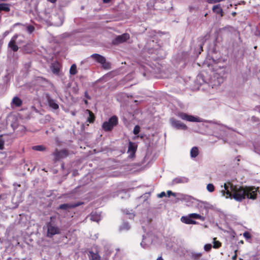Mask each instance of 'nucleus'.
Here are the masks:
<instances>
[{"instance_id":"nucleus-1","label":"nucleus","mask_w":260,"mask_h":260,"mask_svg":"<svg viewBox=\"0 0 260 260\" xmlns=\"http://www.w3.org/2000/svg\"><path fill=\"white\" fill-rule=\"evenodd\" d=\"M257 189L255 187H242L233 185L231 182L224 183V190L221 191L223 196L226 198H233L236 201L240 202L246 197L249 199H256Z\"/></svg>"},{"instance_id":"nucleus-2","label":"nucleus","mask_w":260,"mask_h":260,"mask_svg":"<svg viewBox=\"0 0 260 260\" xmlns=\"http://www.w3.org/2000/svg\"><path fill=\"white\" fill-rule=\"evenodd\" d=\"M225 71L223 70H220L217 72L213 73L211 78L210 83L212 86H218L222 83L224 79Z\"/></svg>"},{"instance_id":"nucleus-3","label":"nucleus","mask_w":260,"mask_h":260,"mask_svg":"<svg viewBox=\"0 0 260 260\" xmlns=\"http://www.w3.org/2000/svg\"><path fill=\"white\" fill-rule=\"evenodd\" d=\"M64 21V16L61 12H59L51 15L50 22L51 25L60 26Z\"/></svg>"},{"instance_id":"nucleus-4","label":"nucleus","mask_w":260,"mask_h":260,"mask_svg":"<svg viewBox=\"0 0 260 260\" xmlns=\"http://www.w3.org/2000/svg\"><path fill=\"white\" fill-rule=\"evenodd\" d=\"M118 123V118L116 116H113L107 121L103 123L102 127L105 131H111Z\"/></svg>"},{"instance_id":"nucleus-5","label":"nucleus","mask_w":260,"mask_h":260,"mask_svg":"<svg viewBox=\"0 0 260 260\" xmlns=\"http://www.w3.org/2000/svg\"><path fill=\"white\" fill-rule=\"evenodd\" d=\"M91 57L101 64L103 68L105 69H110V64L106 61V59L104 56L99 54H93L91 55Z\"/></svg>"},{"instance_id":"nucleus-6","label":"nucleus","mask_w":260,"mask_h":260,"mask_svg":"<svg viewBox=\"0 0 260 260\" xmlns=\"http://www.w3.org/2000/svg\"><path fill=\"white\" fill-rule=\"evenodd\" d=\"M48 237H52V236L59 233V229L55 224L52 223H49L47 224Z\"/></svg>"},{"instance_id":"nucleus-7","label":"nucleus","mask_w":260,"mask_h":260,"mask_svg":"<svg viewBox=\"0 0 260 260\" xmlns=\"http://www.w3.org/2000/svg\"><path fill=\"white\" fill-rule=\"evenodd\" d=\"M178 116L183 120L191 122H201V120L198 117L192 115H189L186 113L180 112L178 114Z\"/></svg>"},{"instance_id":"nucleus-8","label":"nucleus","mask_w":260,"mask_h":260,"mask_svg":"<svg viewBox=\"0 0 260 260\" xmlns=\"http://www.w3.org/2000/svg\"><path fill=\"white\" fill-rule=\"evenodd\" d=\"M170 123L171 125L177 129L185 130L187 129V126L181 122L180 121L176 120L174 118L170 119Z\"/></svg>"},{"instance_id":"nucleus-9","label":"nucleus","mask_w":260,"mask_h":260,"mask_svg":"<svg viewBox=\"0 0 260 260\" xmlns=\"http://www.w3.org/2000/svg\"><path fill=\"white\" fill-rule=\"evenodd\" d=\"M129 38V35L127 33L123 34L117 36L113 41L114 44H119L127 41Z\"/></svg>"},{"instance_id":"nucleus-10","label":"nucleus","mask_w":260,"mask_h":260,"mask_svg":"<svg viewBox=\"0 0 260 260\" xmlns=\"http://www.w3.org/2000/svg\"><path fill=\"white\" fill-rule=\"evenodd\" d=\"M152 243V237L149 235L146 236H143L142 241L141 243V246L144 248H148Z\"/></svg>"},{"instance_id":"nucleus-11","label":"nucleus","mask_w":260,"mask_h":260,"mask_svg":"<svg viewBox=\"0 0 260 260\" xmlns=\"http://www.w3.org/2000/svg\"><path fill=\"white\" fill-rule=\"evenodd\" d=\"M55 158L56 160L64 158L68 156L69 153L67 150L63 149L60 151L56 150L53 153Z\"/></svg>"},{"instance_id":"nucleus-12","label":"nucleus","mask_w":260,"mask_h":260,"mask_svg":"<svg viewBox=\"0 0 260 260\" xmlns=\"http://www.w3.org/2000/svg\"><path fill=\"white\" fill-rule=\"evenodd\" d=\"M137 148V145L135 143L129 142L127 150V153L129 154V157L133 158L134 157Z\"/></svg>"},{"instance_id":"nucleus-13","label":"nucleus","mask_w":260,"mask_h":260,"mask_svg":"<svg viewBox=\"0 0 260 260\" xmlns=\"http://www.w3.org/2000/svg\"><path fill=\"white\" fill-rule=\"evenodd\" d=\"M19 36L18 35H14L9 43L8 46L13 51L16 52L18 50V47L16 44V40Z\"/></svg>"},{"instance_id":"nucleus-14","label":"nucleus","mask_w":260,"mask_h":260,"mask_svg":"<svg viewBox=\"0 0 260 260\" xmlns=\"http://www.w3.org/2000/svg\"><path fill=\"white\" fill-rule=\"evenodd\" d=\"M180 220L182 222L190 224H197V222L192 219L191 217H190V214H188L187 216H182Z\"/></svg>"},{"instance_id":"nucleus-15","label":"nucleus","mask_w":260,"mask_h":260,"mask_svg":"<svg viewBox=\"0 0 260 260\" xmlns=\"http://www.w3.org/2000/svg\"><path fill=\"white\" fill-rule=\"evenodd\" d=\"M81 203L78 204H63L59 206V209L62 210H68L69 209L73 208L80 205Z\"/></svg>"},{"instance_id":"nucleus-16","label":"nucleus","mask_w":260,"mask_h":260,"mask_svg":"<svg viewBox=\"0 0 260 260\" xmlns=\"http://www.w3.org/2000/svg\"><path fill=\"white\" fill-rule=\"evenodd\" d=\"M47 101L48 103V105L51 108L56 110L59 108V106L58 104L55 102V101L51 99L49 96H47Z\"/></svg>"},{"instance_id":"nucleus-17","label":"nucleus","mask_w":260,"mask_h":260,"mask_svg":"<svg viewBox=\"0 0 260 260\" xmlns=\"http://www.w3.org/2000/svg\"><path fill=\"white\" fill-rule=\"evenodd\" d=\"M22 104V100L17 96H15L13 98L12 102H11V106L12 107H20L21 106Z\"/></svg>"},{"instance_id":"nucleus-18","label":"nucleus","mask_w":260,"mask_h":260,"mask_svg":"<svg viewBox=\"0 0 260 260\" xmlns=\"http://www.w3.org/2000/svg\"><path fill=\"white\" fill-rule=\"evenodd\" d=\"M188 182V179L185 177H177L174 178L172 181V184H176L178 183H184Z\"/></svg>"},{"instance_id":"nucleus-19","label":"nucleus","mask_w":260,"mask_h":260,"mask_svg":"<svg viewBox=\"0 0 260 260\" xmlns=\"http://www.w3.org/2000/svg\"><path fill=\"white\" fill-rule=\"evenodd\" d=\"M101 214L96 212H92L90 214V219L92 221L98 222L101 220Z\"/></svg>"},{"instance_id":"nucleus-20","label":"nucleus","mask_w":260,"mask_h":260,"mask_svg":"<svg viewBox=\"0 0 260 260\" xmlns=\"http://www.w3.org/2000/svg\"><path fill=\"white\" fill-rule=\"evenodd\" d=\"M88 256L90 260H100L101 257L97 252H93L92 251H90Z\"/></svg>"},{"instance_id":"nucleus-21","label":"nucleus","mask_w":260,"mask_h":260,"mask_svg":"<svg viewBox=\"0 0 260 260\" xmlns=\"http://www.w3.org/2000/svg\"><path fill=\"white\" fill-rule=\"evenodd\" d=\"M213 11L217 14L220 15L221 16L223 15V11L222 8H221L220 5H215L212 8Z\"/></svg>"},{"instance_id":"nucleus-22","label":"nucleus","mask_w":260,"mask_h":260,"mask_svg":"<svg viewBox=\"0 0 260 260\" xmlns=\"http://www.w3.org/2000/svg\"><path fill=\"white\" fill-rule=\"evenodd\" d=\"M199 154V149L197 147H193L190 152V157L192 158L196 157Z\"/></svg>"},{"instance_id":"nucleus-23","label":"nucleus","mask_w":260,"mask_h":260,"mask_svg":"<svg viewBox=\"0 0 260 260\" xmlns=\"http://www.w3.org/2000/svg\"><path fill=\"white\" fill-rule=\"evenodd\" d=\"M85 113L89 115V116L87 118V121L90 123L93 122L94 120V114L89 110H86Z\"/></svg>"},{"instance_id":"nucleus-24","label":"nucleus","mask_w":260,"mask_h":260,"mask_svg":"<svg viewBox=\"0 0 260 260\" xmlns=\"http://www.w3.org/2000/svg\"><path fill=\"white\" fill-rule=\"evenodd\" d=\"M202 256L201 252H192L191 253V257L193 260H199Z\"/></svg>"},{"instance_id":"nucleus-25","label":"nucleus","mask_w":260,"mask_h":260,"mask_svg":"<svg viewBox=\"0 0 260 260\" xmlns=\"http://www.w3.org/2000/svg\"><path fill=\"white\" fill-rule=\"evenodd\" d=\"M190 214V217H191L192 218L194 219H198L203 221L205 220V218L199 214L197 213H191Z\"/></svg>"},{"instance_id":"nucleus-26","label":"nucleus","mask_w":260,"mask_h":260,"mask_svg":"<svg viewBox=\"0 0 260 260\" xmlns=\"http://www.w3.org/2000/svg\"><path fill=\"white\" fill-rule=\"evenodd\" d=\"M77 73V66L75 64H73L70 69V74L71 75H75Z\"/></svg>"},{"instance_id":"nucleus-27","label":"nucleus","mask_w":260,"mask_h":260,"mask_svg":"<svg viewBox=\"0 0 260 260\" xmlns=\"http://www.w3.org/2000/svg\"><path fill=\"white\" fill-rule=\"evenodd\" d=\"M4 11L6 12H9L10 11V8L7 4H0V11Z\"/></svg>"},{"instance_id":"nucleus-28","label":"nucleus","mask_w":260,"mask_h":260,"mask_svg":"<svg viewBox=\"0 0 260 260\" xmlns=\"http://www.w3.org/2000/svg\"><path fill=\"white\" fill-rule=\"evenodd\" d=\"M130 229V226L127 222H124L120 226V230H126L127 231Z\"/></svg>"},{"instance_id":"nucleus-29","label":"nucleus","mask_w":260,"mask_h":260,"mask_svg":"<svg viewBox=\"0 0 260 260\" xmlns=\"http://www.w3.org/2000/svg\"><path fill=\"white\" fill-rule=\"evenodd\" d=\"M213 247L215 249L218 248L221 245V243L219 241H216V238L213 239Z\"/></svg>"},{"instance_id":"nucleus-30","label":"nucleus","mask_w":260,"mask_h":260,"mask_svg":"<svg viewBox=\"0 0 260 260\" xmlns=\"http://www.w3.org/2000/svg\"><path fill=\"white\" fill-rule=\"evenodd\" d=\"M32 149L36 151H42L45 150V148L43 145H37L32 147Z\"/></svg>"},{"instance_id":"nucleus-31","label":"nucleus","mask_w":260,"mask_h":260,"mask_svg":"<svg viewBox=\"0 0 260 260\" xmlns=\"http://www.w3.org/2000/svg\"><path fill=\"white\" fill-rule=\"evenodd\" d=\"M214 186L213 184L209 183L207 185V189L208 191L212 192L214 190Z\"/></svg>"},{"instance_id":"nucleus-32","label":"nucleus","mask_w":260,"mask_h":260,"mask_svg":"<svg viewBox=\"0 0 260 260\" xmlns=\"http://www.w3.org/2000/svg\"><path fill=\"white\" fill-rule=\"evenodd\" d=\"M26 30L29 34H31L35 30V27L31 25H28L26 26Z\"/></svg>"},{"instance_id":"nucleus-33","label":"nucleus","mask_w":260,"mask_h":260,"mask_svg":"<svg viewBox=\"0 0 260 260\" xmlns=\"http://www.w3.org/2000/svg\"><path fill=\"white\" fill-rule=\"evenodd\" d=\"M212 246L211 244H206L204 246V249L206 252H209L211 250Z\"/></svg>"},{"instance_id":"nucleus-34","label":"nucleus","mask_w":260,"mask_h":260,"mask_svg":"<svg viewBox=\"0 0 260 260\" xmlns=\"http://www.w3.org/2000/svg\"><path fill=\"white\" fill-rule=\"evenodd\" d=\"M5 140L3 139L2 136H0V150L4 148Z\"/></svg>"},{"instance_id":"nucleus-35","label":"nucleus","mask_w":260,"mask_h":260,"mask_svg":"<svg viewBox=\"0 0 260 260\" xmlns=\"http://www.w3.org/2000/svg\"><path fill=\"white\" fill-rule=\"evenodd\" d=\"M140 127L138 125H136L134 128L133 133L135 135H137L140 132Z\"/></svg>"},{"instance_id":"nucleus-36","label":"nucleus","mask_w":260,"mask_h":260,"mask_svg":"<svg viewBox=\"0 0 260 260\" xmlns=\"http://www.w3.org/2000/svg\"><path fill=\"white\" fill-rule=\"evenodd\" d=\"M255 152L260 154V145L254 146Z\"/></svg>"},{"instance_id":"nucleus-37","label":"nucleus","mask_w":260,"mask_h":260,"mask_svg":"<svg viewBox=\"0 0 260 260\" xmlns=\"http://www.w3.org/2000/svg\"><path fill=\"white\" fill-rule=\"evenodd\" d=\"M52 71L54 73H57L59 72V69L57 67L53 66L52 67Z\"/></svg>"},{"instance_id":"nucleus-38","label":"nucleus","mask_w":260,"mask_h":260,"mask_svg":"<svg viewBox=\"0 0 260 260\" xmlns=\"http://www.w3.org/2000/svg\"><path fill=\"white\" fill-rule=\"evenodd\" d=\"M167 195H168V197H170V196H171V195L173 196L174 197H176V193H175V192H173L171 190H168L167 191Z\"/></svg>"},{"instance_id":"nucleus-39","label":"nucleus","mask_w":260,"mask_h":260,"mask_svg":"<svg viewBox=\"0 0 260 260\" xmlns=\"http://www.w3.org/2000/svg\"><path fill=\"white\" fill-rule=\"evenodd\" d=\"M126 214L127 215L128 218H129V219H132L135 216V215H134V214L133 213H129V212L128 213V212H126Z\"/></svg>"},{"instance_id":"nucleus-40","label":"nucleus","mask_w":260,"mask_h":260,"mask_svg":"<svg viewBox=\"0 0 260 260\" xmlns=\"http://www.w3.org/2000/svg\"><path fill=\"white\" fill-rule=\"evenodd\" d=\"M243 236L246 239H249L251 237L250 233L247 232L243 234Z\"/></svg>"},{"instance_id":"nucleus-41","label":"nucleus","mask_w":260,"mask_h":260,"mask_svg":"<svg viewBox=\"0 0 260 260\" xmlns=\"http://www.w3.org/2000/svg\"><path fill=\"white\" fill-rule=\"evenodd\" d=\"M166 196V193L165 192H161L160 193L158 194L157 195L158 198H162L164 197H165Z\"/></svg>"},{"instance_id":"nucleus-42","label":"nucleus","mask_w":260,"mask_h":260,"mask_svg":"<svg viewBox=\"0 0 260 260\" xmlns=\"http://www.w3.org/2000/svg\"><path fill=\"white\" fill-rule=\"evenodd\" d=\"M9 34V31H6L4 32L3 34V36L4 37H6L8 34Z\"/></svg>"},{"instance_id":"nucleus-43","label":"nucleus","mask_w":260,"mask_h":260,"mask_svg":"<svg viewBox=\"0 0 260 260\" xmlns=\"http://www.w3.org/2000/svg\"><path fill=\"white\" fill-rule=\"evenodd\" d=\"M236 252H237V250H235V252L236 253ZM236 258H237V254H236V253H235V254L232 257V259L236 260Z\"/></svg>"},{"instance_id":"nucleus-44","label":"nucleus","mask_w":260,"mask_h":260,"mask_svg":"<svg viewBox=\"0 0 260 260\" xmlns=\"http://www.w3.org/2000/svg\"><path fill=\"white\" fill-rule=\"evenodd\" d=\"M5 198V195L0 194V200H3Z\"/></svg>"},{"instance_id":"nucleus-45","label":"nucleus","mask_w":260,"mask_h":260,"mask_svg":"<svg viewBox=\"0 0 260 260\" xmlns=\"http://www.w3.org/2000/svg\"><path fill=\"white\" fill-rule=\"evenodd\" d=\"M103 1L104 3H108L111 1V0H103Z\"/></svg>"},{"instance_id":"nucleus-46","label":"nucleus","mask_w":260,"mask_h":260,"mask_svg":"<svg viewBox=\"0 0 260 260\" xmlns=\"http://www.w3.org/2000/svg\"><path fill=\"white\" fill-rule=\"evenodd\" d=\"M47 1L50 2H51V3H55L56 1V0H47Z\"/></svg>"},{"instance_id":"nucleus-47","label":"nucleus","mask_w":260,"mask_h":260,"mask_svg":"<svg viewBox=\"0 0 260 260\" xmlns=\"http://www.w3.org/2000/svg\"><path fill=\"white\" fill-rule=\"evenodd\" d=\"M255 188L256 189H257V191H256V192H255V193H256V195L257 194H256L257 192H259V193H260V190H259V188H258V187H257V188H255Z\"/></svg>"},{"instance_id":"nucleus-48","label":"nucleus","mask_w":260,"mask_h":260,"mask_svg":"<svg viewBox=\"0 0 260 260\" xmlns=\"http://www.w3.org/2000/svg\"><path fill=\"white\" fill-rule=\"evenodd\" d=\"M70 197L72 198H76L77 197V196H75V195H71Z\"/></svg>"},{"instance_id":"nucleus-49","label":"nucleus","mask_w":260,"mask_h":260,"mask_svg":"<svg viewBox=\"0 0 260 260\" xmlns=\"http://www.w3.org/2000/svg\"><path fill=\"white\" fill-rule=\"evenodd\" d=\"M85 96H86L87 98H88V99H90L89 96L87 95V92H85Z\"/></svg>"},{"instance_id":"nucleus-50","label":"nucleus","mask_w":260,"mask_h":260,"mask_svg":"<svg viewBox=\"0 0 260 260\" xmlns=\"http://www.w3.org/2000/svg\"><path fill=\"white\" fill-rule=\"evenodd\" d=\"M156 260H164L161 257H159L158 258H157Z\"/></svg>"},{"instance_id":"nucleus-51","label":"nucleus","mask_w":260,"mask_h":260,"mask_svg":"<svg viewBox=\"0 0 260 260\" xmlns=\"http://www.w3.org/2000/svg\"><path fill=\"white\" fill-rule=\"evenodd\" d=\"M77 189H76L75 190H74V191H73V192H72V194H73V193L75 192L76 191Z\"/></svg>"},{"instance_id":"nucleus-52","label":"nucleus","mask_w":260,"mask_h":260,"mask_svg":"<svg viewBox=\"0 0 260 260\" xmlns=\"http://www.w3.org/2000/svg\"><path fill=\"white\" fill-rule=\"evenodd\" d=\"M200 48H201V50H202V45H201V46H200Z\"/></svg>"},{"instance_id":"nucleus-53","label":"nucleus","mask_w":260,"mask_h":260,"mask_svg":"<svg viewBox=\"0 0 260 260\" xmlns=\"http://www.w3.org/2000/svg\"><path fill=\"white\" fill-rule=\"evenodd\" d=\"M75 114L74 112H72V115H75Z\"/></svg>"},{"instance_id":"nucleus-54","label":"nucleus","mask_w":260,"mask_h":260,"mask_svg":"<svg viewBox=\"0 0 260 260\" xmlns=\"http://www.w3.org/2000/svg\"><path fill=\"white\" fill-rule=\"evenodd\" d=\"M85 103L86 104L87 103V101H85Z\"/></svg>"}]
</instances>
